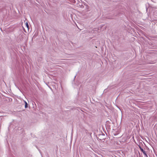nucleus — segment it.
I'll return each mask as SVG.
<instances>
[{"instance_id": "f257e3e1", "label": "nucleus", "mask_w": 157, "mask_h": 157, "mask_svg": "<svg viewBox=\"0 0 157 157\" xmlns=\"http://www.w3.org/2000/svg\"><path fill=\"white\" fill-rule=\"evenodd\" d=\"M47 96V94L46 92H44V94L43 95H41V97H43V98H46Z\"/></svg>"}, {"instance_id": "39448f33", "label": "nucleus", "mask_w": 157, "mask_h": 157, "mask_svg": "<svg viewBox=\"0 0 157 157\" xmlns=\"http://www.w3.org/2000/svg\"><path fill=\"white\" fill-rule=\"evenodd\" d=\"M139 147L140 150L142 152V151H144V149L141 147L140 146V145H139Z\"/></svg>"}, {"instance_id": "20e7f679", "label": "nucleus", "mask_w": 157, "mask_h": 157, "mask_svg": "<svg viewBox=\"0 0 157 157\" xmlns=\"http://www.w3.org/2000/svg\"><path fill=\"white\" fill-rule=\"evenodd\" d=\"M25 26L28 29H29V25H28V24L27 22H26L25 23Z\"/></svg>"}, {"instance_id": "7ed1b4c3", "label": "nucleus", "mask_w": 157, "mask_h": 157, "mask_svg": "<svg viewBox=\"0 0 157 157\" xmlns=\"http://www.w3.org/2000/svg\"><path fill=\"white\" fill-rule=\"evenodd\" d=\"M142 152L145 156H147L146 151L144 150V151H142Z\"/></svg>"}, {"instance_id": "f03ea898", "label": "nucleus", "mask_w": 157, "mask_h": 157, "mask_svg": "<svg viewBox=\"0 0 157 157\" xmlns=\"http://www.w3.org/2000/svg\"><path fill=\"white\" fill-rule=\"evenodd\" d=\"M25 108H27V107H28V103H27V102H26L25 101Z\"/></svg>"}]
</instances>
